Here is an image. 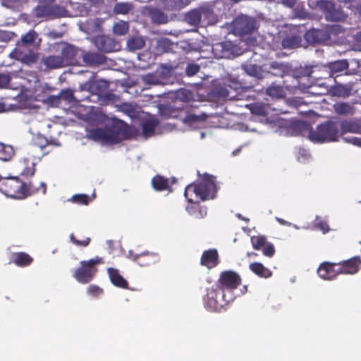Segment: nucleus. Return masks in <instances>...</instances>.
<instances>
[{"label": "nucleus", "mask_w": 361, "mask_h": 361, "mask_svg": "<svg viewBox=\"0 0 361 361\" xmlns=\"http://www.w3.org/2000/svg\"><path fill=\"white\" fill-rule=\"evenodd\" d=\"M217 190L215 177L205 173L200 180L186 186L184 195L188 202H193V195L200 201L204 202L214 200L216 196Z\"/></svg>", "instance_id": "obj_1"}, {"label": "nucleus", "mask_w": 361, "mask_h": 361, "mask_svg": "<svg viewBox=\"0 0 361 361\" xmlns=\"http://www.w3.org/2000/svg\"><path fill=\"white\" fill-rule=\"evenodd\" d=\"M0 191L13 199H25L39 191L31 183H26L18 177L0 178Z\"/></svg>", "instance_id": "obj_2"}, {"label": "nucleus", "mask_w": 361, "mask_h": 361, "mask_svg": "<svg viewBox=\"0 0 361 361\" xmlns=\"http://www.w3.org/2000/svg\"><path fill=\"white\" fill-rule=\"evenodd\" d=\"M338 126L332 121L321 123L316 130L311 129L309 132V138L314 142H334L338 140Z\"/></svg>", "instance_id": "obj_3"}, {"label": "nucleus", "mask_w": 361, "mask_h": 361, "mask_svg": "<svg viewBox=\"0 0 361 361\" xmlns=\"http://www.w3.org/2000/svg\"><path fill=\"white\" fill-rule=\"evenodd\" d=\"M104 263V258L98 256L89 260L81 261L80 266L75 270L73 276L78 282L87 283L92 280L98 271L97 266Z\"/></svg>", "instance_id": "obj_4"}, {"label": "nucleus", "mask_w": 361, "mask_h": 361, "mask_svg": "<svg viewBox=\"0 0 361 361\" xmlns=\"http://www.w3.org/2000/svg\"><path fill=\"white\" fill-rule=\"evenodd\" d=\"M233 298H226L224 292L219 290L217 286H212L207 289V294L204 297V305L212 311H219L226 305Z\"/></svg>", "instance_id": "obj_5"}, {"label": "nucleus", "mask_w": 361, "mask_h": 361, "mask_svg": "<svg viewBox=\"0 0 361 361\" xmlns=\"http://www.w3.org/2000/svg\"><path fill=\"white\" fill-rule=\"evenodd\" d=\"M241 282L242 279L237 272L228 270L221 273L215 286L221 292H232L241 284Z\"/></svg>", "instance_id": "obj_6"}, {"label": "nucleus", "mask_w": 361, "mask_h": 361, "mask_svg": "<svg viewBox=\"0 0 361 361\" xmlns=\"http://www.w3.org/2000/svg\"><path fill=\"white\" fill-rule=\"evenodd\" d=\"M66 10L64 7L52 4H42L35 8V15L37 18H46L52 20L64 17Z\"/></svg>", "instance_id": "obj_7"}, {"label": "nucleus", "mask_w": 361, "mask_h": 361, "mask_svg": "<svg viewBox=\"0 0 361 361\" xmlns=\"http://www.w3.org/2000/svg\"><path fill=\"white\" fill-rule=\"evenodd\" d=\"M257 28L256 20L247 16H239L233 22L234 32L240 36L250 34Z\"/></svg>", "instance_id": "obj_8"}, {"label": "nucleus", "mask_w": 361, "mask_h": 361, "mask_svg": "<svg viewBox=\"0 0 361 361\" xmlns=\"http://www.w3.org/2000/svg\"><path fill=\"white\" fill-rule=\"evenodd\" d=\"M90 137L94 140H99L105 144L118 143L121 138L118 130L96 128L90 131Z\"/></svg>", "instance_id": "obj_9"}, {"label": "nucleus", "mask_w": 361, "mask_h": 361, "mask_svg": "<svg viewBox=\"0 0 361 361\" xmlns=\"http://www.w3.org/2000/svg\"><path fill=\"white\" fill-rule=\"evenodd\" d=\"M251 243L255 250H262L263 255L271 257L275 253V247L271 243H268L264 235H253L251 237Z\"/></svg>", "instance_id": "obj_10"}, {"label": "nucleus", "mask_w": 361, "mask_h": 361, "mask_svg": "<svg viewBox=\"0 0 361 361\" xmlns=\"http://www.w3.org/2000/svg\"><path fill=\"white\" fill-rule=\"evenodd\" d=\"M348 68V63L346 60H338L330 62L327 66H322V71L324 72V79L329 82H336L334 74L341 72Z\"/></svg>", "instance_id": "obj_11"}, {"label": "nucleus", "mask_w": 361, "mask_h": 361, "mask_svg": "<svg viewBox=\"0 0 361 361\" xmlns=\"http://www.w3.org/2000/svg\"><path fill=\"white\" fill-rule=\"evenodd\" d=\"M340 274H355L361 267V259L359 256L338 263Z\"/></svg>", "instance_id": "obj_12"}, {"label": "nucleus", "mask_w": 361, "mask_h": 361, "mask_svg": "<svg viewBox=\"0 0 361 361\" xmlns=\"http://www.w3.org/2000/svg\"><path fill=\"white\" fill-rule=\"evenodd\" d=\"M317 274L324 280H333L340 274L338 263L324 262L319 266Z\"/></svg>", "instance_id": "obj_13"}, {"label": "nucleus", "mask_w": 361, "mask_h": 361, "mask_svg": "<svg viewBox=\"0 0 361 361\" xmlns=\"http://www.w3.org/2000/svg\"><path fill=\"white\" fill-rule=\"evenodd\" d=\"M305 39L311 44H322L329 39L326 27L322 29H312L305 34Z\"/></svg>", "instance_id": "obj_14"}, {"label": "nucleus", "mask_w": 361, "mask_h": 361, "mask_svg": "<svg viewBox=\"0 0 361 361\" xmlns=\"http://www.w3.org/2000/svg\"><path fill=\"white\" fill-rule=\"evenodd\" d=\"M94 44L97 49L104 52H112L118 49V44L111 37L99 35L94 38Z\"/></svg>", "instance_id": "obj_15"}, {"label": "nucleus", "mask_w": 361, "mask_h": 361, "mask_svg": "<svg viewBox=\"0 0 361 361\" xmlns=\"http://www.w3.org/2000/svg\"><path fill=\"white\" fill-rule=\"evenodd\" d=\"M133 260L140 267L151 266L159 261V256L157 253L145 252L133 256Z\"/></svg>", "instance_id": "obj_16"}, {"label": "nucleus", "mask_w": 361, "mask_h": 361, "mask_svg": "<svg viewBox=\"0 0 361 361\" xmlns=\"http://www.w3.org/2000/svg\"><path fill=\"white\" fill-rule=\"evenodd\" d=\"M218 263L219 254L216 249H209L203 252L200 259L202 266L211 269L217 266Z\"/></svg>", "instance_id": "obj_17"}, {"label": "nucleus", "mask_w": 361, "mask_h": 361, "mask_svg": "<svg viewBox=\"0 0 361 361\" xmlns=\"http://www.w3.org/2000/svg\"><path fill=\"white\" fill-rule=\"evenodd\" d=\"M11 57L15 59L24 64L32 65L37 62L38 56L32 52L24 53L19 49H15L10 54Z\"/></svg>", "instance_id": "obj_18"}, {"label": "nucleus", "mask_w": 361, "mask_h": 361, "mask_svg": "<svg viewBox=\"0 0 361 361\" xmlns=\"http://www.w3.org/2000/svg\"><path fill=\"white\" fill-rule=\"evenodd\" d=\"M107 273L114 286L123 289L128 288V282L120 274L118 269L110 267L107 269Z\"/></svg>", "instance_id": "obj_19"}, {"label": "nucleus", "mask_w": 361, "mask_h": 361, "mask_svg": "<svg viewBox=\"0 0 361 361\" xmlns=\"http://www.w3.org/2000/svg\"><path fill=\"white\" fill-rule=\"evenodd\" d=\"M83 61L90 66H99L106 61L104 55L95 52H87L83 54Z\"/></svg>", "instance_id": "obj_20"}, {"label": "nucleus", "mask_w": 361, "mask_h": 361, "mask_svg": "<svg viewBox=\"0 0 361 361\" xmlns=\"http://www.w3.org/2000/svg\"><path fill=\"white\" fill-rule=\"evenodd\" d=\"M342 133H352L361 134V122L358 120H347L341 123Z\"/></svg>", "instance_id": "obj_21"}, {"label": "nucleus", "mask_w": 361, "mask_h": 361, "mask_svg": "<svg viewBox=\"0 0 361 361\" xmlns=\"http://www.w3.org/2000/svg\"><path fill=\"white\" fill-rule=\"evenodd\" d=\"M148 15L152 21L156 24H165L168 23L169 18L166 14L157 8L149 7L147 8Z\"/></svg>", "instance_id": "obj_22"}, {"label": "nucleus", "mask_w": 361, "mask_h": 361, "mask_svg": "<svg viewBox=\"0 0 361 361\" xmlns=\"http://www.w3.org/2000/svg\"><path fill=\"white\" fill-rule=\"evenodd\" d=\"M109 87V83L108 81L100 79L98 80H96L93 82H92L90 85V91L97 94L99 97H102V96L107 92Z\"/></svg>", "instance_id": "obj_23"}, {"label": "nucleus", "mask_w": 361, "mask_h": 361, "mask_svg": "<svg viewBox=\"0 0 361 361\" xmlns=\"http://www.w3.org/2000/svg\"><path fill=\"white\" fill-rule=\"evenodd\" d=\"M77 50L73 45H68L65 47L61 51V56L63 59V63L66 66L72 64L75 61V56Z\"/></svg>", "instance_id": "obj_24"}, {"label": "nucleus", "mask_w": 361, "mask_h": 361, "mask_svg": "<svg viewBox=\"0 0 361 361\" xmlns=\"http://www.w3.org/2000/svg\"><path fill=\"white\" fill-rule=\"evenodd\" d=\"M310 77L315 80L316 85L324 89V92L321 94H325L329 92L332 83H335L336 82H329V80L324 79V75L323 77L319 76L317 73L316 70H312L310 73Z\"/></svg>", "instance_id": "obj_25"}, {"label": "nucleus", "mask_w": 361, "mask_h": 361, "mask_svg": "<svg viewBox=\"0 0 361 361\" xmlns=\"http://www.w3.org/2000/svg\"><path fill=\"white\" fill-rule=\"evenodd\" d=\"M13 256V262L18 267H27L33 262V258L26 252H16Z\"/></svg>", "instance_id": "obj_26"}, {"label": "nucleus", "mask_w": 361, "mask_h": 361, "mask_svg": "<svg viewBox=\"0 0 361 361\" xmlns=\"http://www.w3.org/2000/svg\"><path fill=\"white\" fill-rule=\"evenodd\" d=\"M249 268L255 274L262 278L267 279L272 275V272L260 262L251 263Z\"/></svg>", "instance_id": "obj_27"}, {"label": "nucleus", "mask_w": 361, "mask_h": 361, "mask_svg": "<svg viewBox=\"0 0 361 361\" xmlns=\"http://www.w3.org/2000/svg\"><path fill=\"white\" fill-rule=\"evenodd\" d=\"M216 96L228 100L238 99V95L231 92L227 84L217 86L214 90Z\"/></svg>", "instance_id": "obj_28"}, {"label": "nucleus", "mask_w": 361, "mask_h": 361, "mask_svg": "<svg viewBox=\"0 0 361 361\" xmlns=\"http://www.w3.org/2000/svg\"><path fill=\"white\" fill-rule=\"evenodd\" d=\"M190 203L191 204L186 207V211L189 214L197 219H201L206 216L207 211L199 204V201L195 202L193 200V202Z\"/></svg>", "instance_id": "obj_29"}, {"label": "nucleus", "mask_w": 361, "mask_h": 361, "mask_svg": "<svg viewBox=\"0 0 361 361\" xmlns=\"http://www.w3.org/2000/svg\"><path fill=\"white\" fill-rule=\"evenodd\" d=\"M44 64L49 68L54 69L65 66L61 56H49L44 59Z\"/></svg>", "instance_id": "obj_30"}, {"label": "nucleus", "mask_w": 361, "mask_h": 361, "mask_svg": "<svg viewBox=\"0 0 361 361\" xmlns=\"http://www.w3.org/2000/svg\"><path fill=\"white\" fill-rule=\"evenodd\" d=\"M161 116L168 118H177L180 116L181 110L170 105L162 106L160 108Z\"/></svg>", "instance_id": "obj_31"}, {"label": "nucleus", "mask_w": 361, "mask_h": 361, "mask_svg": "<svg viewBox=\"0 0 361 361\" xmlns=\"http://www.w3.org/2000/svg\"><path fill=\"white\" fill-rule=\"evenodd\" d=\"M152 184L154 190L157 191H163L169 188V179L160 175L153 177Z\"/></svg>", "instance_id": "obj_32"}, {"label": "nucleus", "mask_w": 361, "mask_h": 361, "mask_svg": "<svg viewBox=\"0 0 361 361\" xmlns=\"http://www.w3.org/2000/svg\"><path fill=\"white\" fill-rule=\"evenodd\" d=\"M329 92L334 96L346 97L350 95L351 89L341 84L332 83Z\"/></svg>", "instance_id": "obj_33"}, {"label": "nucleus", "mask_w": 361, "mask_h": 361, "mask_svg": "<svg viewBox=\"0 0 361 361\" xmlns=\"http://www.w3.org/2000/svg\"><path fill=\"white\" fill-rule=\"evenodd\" d=\"M267 95L276 98L281 99L286 97V91L281 85L272 84L266 90Z\"/></svg>", "instance_id": "obj_34"}, {"label": "nucleus", "mask_w": 361, "mask_h": 361, "mask_svg": "<svg viewBox=\"0 0 361 361\" xmlns=\"http://www.w3.org/2000/svg\"><path fill=\"white\" fill-rule=\"evenodd\" d=\"M204 10H192L187 13L186 20L189 24L192 25H197L200 23L202 16L203 14H204Z\"/></svg>", "instance_id": "obj_35"}, {"label": "nucleus", "mask_w": 361, "mask_h": 361, "mask_svg": "<svg viewBox=\"0 0 361 361\" xmlns=\"http://www.w3.org/2000/svg\"><path fill=\"white\" fill-rule=\"evenodd\" d=\"M15 154L14 149L12 146L4 145L0 142V159L4 161H10Z\"/></svg>", "instance_id": "obj_36"}, {"label": "nucleus", "mask_w": 361, "mask_h": 361, "mask_svg": "<svg viewBox=\"0 0 361 361\" xmlns=\"http://www.w3.org/2000/svg\"><path fill=\"white\" fill-rule=\"evenodd\" d=\"M207 118V116L204 113H201L199 114L189 113L183 119V121L184 123L191 126L199 122L204 121Z\"/></svg>", "instance_id": "obj_37"}, {"label": "nucleus", "mask_w": 361, "mask_h": 361, "mask_svg": "<svg viewBox=\"0 0 361 361\" xmlns=\"http://www.w3.org/2000/svg\"><path fill=\"white\" fill-rule=\"evenodd\" d=\"M252 114L265 116L268 114V106L262 102H255L249 105Z\"/></svg>", "instance_id": "obj_38"}, {"label": "nucleus", "mask_w": 361, "mask_h": 361, "mask_svg": "<svg viewBox=\"0 0 361 361\" xmlns=\"http://www.w3.org/2000/svg\"><path fill=\"white\" fill-rule=\"evenodd\" d=\"M286 69L287 67L283 63L274 61L270 64L269 73L275 76L283 77Z\"/></svg>", "instance_id": "obj_39"}, {"label": "nucleus", "mask_w": 361, "mask_h": 361, "mask_svg": "<svg viewBox=\"0 0 361 361\" xmlns=\"http://www.w3.org/2000/svg\"><path fill=\"white\" fill-rule=\"evenodd\" d=\"M187 4V0H164V7L169 11L179 10Z\"/></svg>", "instance_id": "obj_40"}, {"label": "nucleus", "mask_w": 361, "mask_h": 361, "mask_svg": "<svg viewBox=\"0 0 361 361\" xmlns=\"http://www.w3.org/2000/svg\"><path fill=\"white\" fill-rule=\"evenodd\" d=\"M159 122L156 118H149L142 124V130L144 134L152 133L157 126Z\"/></svg>", "instance_id": "obj_41"}, {"label": "nucleus", "mask_w": 361, "mask_h": 361, "mask_svg": "<svg viewBox=\"0 0 361 361\" xmlns=\"http://www.w3.org/2000/svg\"><path fill=\"white\" fill-rule=\"evenodd\" d=\"M334 110L339 115H348L353 113V108L349 104L345 102L336 104Z\"/></svg>", "instance_id": "obj_42"}, {"label": "nucleus", "mask_w": 361, "mask_h": 361, "mask_svg": "<svg viewBox=\"0 0 361 361\" xmlns=\"http://www.w3.org/2000/svg\"><path fill=\"white\" fill-rule=\"evenodd\" d=\"M133 9L131 4L128 2L117 3L114 6V11L116 14H128Z\"/></svg>", "instance_id": "obj_43"}, {"label": "nucleus", "mask_w": 361, "mask_h": 361, "mask_svg": "<svg viewBox=\"0 0 361 361\" xmlns=\"http://www.w3.org/2000/svg\"><path fill=\"white\" fill-rule=\"evenodd\" d=\"M128 23L123 20L116 23L113 27L114 32L118 35H124L128 32Z\"/></svg>", "instance_id": "obj_44"}, {"label": "nucleus", "mask_w": 361, "mask_h": 361, "mask_svg": "<svg viewBox=\"0 0 361 361\" xmlns=\"http://www.w3.org/2000/svg\"><path fill=\"white\" fill-rule=\"evenodd\" d=\"M59 97L69 104L78 102L80 101L75 97L73 91L71 89L62 90L59 94Z\"/></svg>", "instance_id": "obj_45"}, {"label": "nucleus", "mask_w": 361, "mask_h": 361, "mask_svg": "<svg viewBox=\"0 0 361 361\" xmlns=\"http://www.w3.org/2000/svg\"><path fill=\"white\" fill-rule=\"evenodd\" d=\"M145 44V41L140 37H132L127 42V45L131 50L142 49L144 47Z\"/></svg>", "instance_id": "obj_46"}, {"label": "nucleus", "mask_w": 361, "mask_h": 361, "mask_svg": "<svg viewBox=\"0 0 361 361\" xmlns=\"http://www.w3.org/2000/svg\"><path fill=\"white\" fill-rule=\"evenodd\" d=\"M301 39L299 37L293 36L283 39L282 45L284 48H294L298 47Z\"/></svg>", "instance_id": "obj_47"}, {"label": "nucleus", "mask_w": 361, "mask_h": 361, "mask_svg": "<svg viewBox=\"0 0 361 361\" xmlns=\"http://www.w3.org/2000/svg\"><path fill=\"white\" fill-rule=\"evenodd\" d=\"M227 85L229 89L231 90V92H233V94H236L237 95V93L243 91L244 89H246L245 87L243 86L241 82H240L235 79L229 80Z\"/></svg>", "instance_id": "obj_48"}, {"label": "nucleus", "mask_w": 361, "mask_h": 361, "mask_svg": "<svg viewBox=\"0 0 361 361\" xmlns=\"http://www.w3.org/2000/svg\"><path fill=\"white\" fill-rule=\"evenodd\" d=\"M74 203L87 205L89 203V196L85 194H76L72 196V197L69 200Z\"/></svg>", "instance_id": "obj_49"}, {"label": "nucleus", "mask_w": 361, "mask_h": 361, "mask_svg": "<svg viewBox=\"0 0 361 361\" xmlns=\"http://www.w3.org/2000/svg\"><path fill=\"white\" fill-rule=\"evenodd\" d=\"M326 29L328 30L329 39H331V36H337L344 32V29L340 25L337 24L327 25Z\"/></svg>", "instance_id": "obj_50"}, {"label": "nucleus", "mask_w": 361, "mask_h": 361, "mask_svg": "<svg viewBox=\"0 0 361 361\" xmlns=\"http://www.w3.org/2000/svg\"><path fill=\"white\" fill-rule=\"evenodd\" d=\"M36 38V32L35 30H30L21 37V42L23 44H30L35 42Z\"/></svg>", "instance_id": "obj_51"}, {"label": "nucleus", "mask_w": 361, "mask_h": 361, "mask_svg": "<svg viewBox=\"0 0 361 361\" xmlns=\"http://www.w3.org/2000/svg\"><path fill=\"white\" fill-rule=\"evenodd\" d=\"M200 67L196 63H188L185 68V73L188 76H193L200 71Z\"/></svg>", "instance_id": "obj_52"}, {"label": "nucleus", "mask_w": 361, "mask_h": 361, "mask_svg": "<svg viewBox=\"0 0 361 361\" xmlns=\"http://www.w3.org/2000/svg\"><path fill=\"white\" fill-rule=\"evenodd\" d=\"M87 291L90 295L95 297H98L103 293V289L96 285H90Z\"/></svg>", "instance_id": "obj_53"}, {"label": "nucleus", "mask_w": 361, "mask_h": 361, "mask_svg": "<svg viewBox=\"0 0 361 361\" xmlns=\"http://www.w3.org/2000/svg\"><path fill=\"white\" fill-rule=\"evenodd\" d=\"M70 239H71V242L73 243H74L75 245H76L77 246L86 247L90 243V238H86L85 239H84L82 240H79L76 239V238L75 237V235L73 233L70 235Z\"/></svg>", "instance_id": "obj_54"}, {"label": "nucleus", "mask_w": 361, "mask_h": 361, "mask_svg": "<svg viewBox=\"0 0 361 361\" xmlns=\"http://www.w3.org/2000/svg\"><path fill=\"white\" fill-rule=\"evenodd\" d=\"M35 173V164H32L31 166L25 167L20 173L21 176L25 177H31Z\"/></svg>", "instance_id": "obj_55"}, {"label": "nucleus", "mask_w": 361, "mask_h": 361, "mask_svg": "<svg viewBox=\"0 0 361 361\" xmlns=\"http://www.w3.org/2000/svg\"><path fill=\"white\" fill-rule=\"evenodd\" d=\"M116 96L115 94L112 93V92H106L102 96V99L104 101V102H114L116 101Z\"/></svg>", "instance_id": "obj_56"}, {"label": "nucleus", "mask_w": 361, "mask_h": 361, "mask_svg": "<svg viewBox=\"0 0 361 361\" xmlns=\"http://www.w3.org/2000/svg\"><path fill=\"white\" fill-rule=\"evenodd\" d=\"M11 80V77L6 74H0V87H6Z\"/></svg>", "instance_id": "obj_57"}, {"label": "nucleus", "mask_w": 361, "mask_h": 361, "mask_svg": "<svg viewBox=\"0 0 361 361\" xmlns=\"http://www.w3.org/2000/svg\"><path fill=\"white\" fill-rule=\"evenodd\" d=\"M317 228L323 231L324 233H326L329 231L330 228L328 224L326 221H320L317 224Z\"/></svg>", "instance_id": "obj_58"}, {"label": "nucleus", "mask_w": 361, "mask_h": 361, "mask_svg": "<svg viewBox=\"0 0 361 361\" xmlns=\"http://www.w3.org/2000/svg\"><path fill=\"white\" fill-rule=\"evenodd\" d=\"M246 72L250 75H257V66L250 65L245 68Z\"/></svg>", "instance_id": "obj_59"}, {"label": "nucleus", "mask_w": 361, "mask_h": 361, "mask_svg": "<svg viewBox=\"0 0 361 361\" xmlns=\"http://www.w3.org/2000/svg\"><path fill=\"white\" fill-rule=\"evenodd\" d=\"M345 139L348 140L353 145L358 146V147H361V137H352L345 138Z\"/></svg>", "instance_id": "obj_60"}, {"label": "nucleus", "mask_w": 361, "mask_h": 361, "mask_svg": "<svg viewBox=\"0 0 361 361\" xmlns=\"http://www.w3.org/2000/svg\"><path fill=\"white\" fill-rule=\"evenodd\" d=\"M298 0H282V4L288 7V8H293Z\"/></svg>", "instance_id": "obj_61"}, {"label": "nucleus", "mask_w": 361, "mask_h": 361, "mask_svg": "<svg viewBox=\"0 0 361 361\" xmlns=\"http://www.w3.org/2000/svg\"><path fill=\"white\" fill-rule=\"evenodd\" d=\"M122 110L123 111H126L127 113H132L133 111V106L129 104H127V103H123L121 106Z\"/></svg>", "instance_id": "obj_62"}, {"label": "nucleus", "mask_w": 361, "mask_h": 361, "mask_svg": "<svg viewBox=\"0 0 361 361\" xmlns=\"http://www.w3.org/2000/svg\"><path fill=\"white\" fill-rule=\"evenodd\" d=\"M314 70L317 71V73L319 76L323 77L324 75H325L324 72L322 71V66L320 68L315 67Z\"/></svg>", "instance_id": "obj_63"}, {"label": "nucleus", "mask_w": 361, "mask_h": 361, "mask_svg": "<svg viewBox=\"0 0 361 361\" xmlns=\"http://www.w3.org/2000/svg\"><path fill=\"white\" fill-rule=\"evenodd\" d=\"M190 94V92L185 90H182L178 92L179 96L183 94V95H184V97L186 96L187 94Z\"/></svg>", "instance_id": "obj_64"}]
</instances>
